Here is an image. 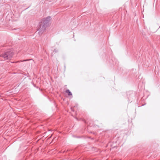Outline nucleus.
I'll return each mask as SVG.
<instances>
[{
	"instance_id": "0eeeda50",
	"label": "nucleus",
	"mask_w": 160,
	"mask_h": 160,
	"mask_svg": "<svg viewBox=\"0 0 160 160\" xmlns=\"http://www.w3.org/2000/svg\"><path fill=\"white\" fill-rule=\"evenodd\" d=\"M8 18V16H7V18Z\"/></svg>"
},
{
	"instance_id": "f257e3e1",
	"label": "nucleus",
	"mask_w": 160,
	"mask_h": 160,
	"mask_svg": "<svg viewBox=\"0 0 160 160\" xmlns=\"http://www.w3.org/2000/svg\"><path fill=\"white\" fill-rule=\"evenodd\" d=\"M51 20L50 17H48L46 18L42 19L39 26L37 28V30L39 35H41L46 30V27L49 24Z\"/></svg>"
},
{
	"instance_id": "7ed1b4c3",
	"label": "nucleus",
	"mask_w": 160,
	"mask_h": 160,
	"mask_svg": "<svg viewBox=\"0 0 160 160\" xmlns=\"http://www.w3.org/2000/svg\"><path fill=\"white\" fill-rule=\"evenodd\" d=\"M65 92L66 93H68V96L72 95V93L70 92V90L68 89H67L66 90Z\"/></svg>"
},
{
	"instance_id": "39448f33",
	"label": "nucleus",
	"mask_w": 160,
	"mask_h": 160,
	"mask_svg": "<svg viewBox=\"0 0 160 160\" xmlns=\"http://www.w3.org/2000/svg\"><path fill=\"white\" fill-rule=\"evenodd\" d=\"M12 53H11V54H10L11 56V55H12ZM12 55H13V54H12Z\"/></svg>"
},
{
	"instance_id": "f03ea898",
	"label": "nucleus",
	"mask_w": 160,
	"mask_h": 160,
	"mask_svg": "<svg viewBox=\"0 0 160 160\" xmlns=\"http://www.w3.org/2000/svg\"><path fill=\"white\" fill-rule=\"evenodd\" d=\"M5 60L8 59L10 57L9 53L8 52L5 53L1 55Z\"/></svg>"
},
{
	"instance_id": "423d86ee",
	"label": "nucleus",
	"mask_w": 160,
	"mask_h": 160,
	"mask_svg": "<svg viewBox=\"0 0 160 160\" xmlns=\"http://www.w3.org/2000/svg\"><path fill=\"white\" fill-rule=\"evenodd\" d=\"M11 62L12 63H14L13 62Z\"/></svg>"
},
{
	"instance_id": "20e7f679",
	"label": "nucleus",
	"mask_w": 160,
	"mask_h": 160,
	"mask_svg": "<svg viewBox=\"0 0 160 160\" xmlns=\"http://www.w3.org/2000/svg\"><path fill=\"white\" fill-rule=\"evenodd\" d=\"M23 60V61H17V62H23V61H28V60Z\"/></svg>"
}]
</instances>
